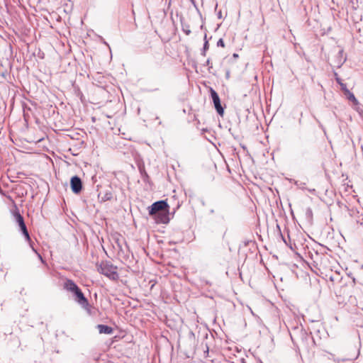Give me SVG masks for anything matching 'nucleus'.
I'll return each mask as SVG.
<instances>
[{
	"label": "nucleus",
	"mask_w": 363,
	"mask_h": 363,
	"mask_svg": "<svg viewBox=\"0 0 363 363\" xmlns=\"http://www.w3.org/2000/svg\"><path fill=\"white\" fill-rule=\"evenodd\" d=\"M340 85L341 89L345 92V94L349 93V90L347 89V86L345 84H344L342 82H340Z\"/></svg>",
	"instance_id": "obj_12"
},
{
	"label": "nucleus",
	"mask_w": 363,
	"mask_h": 363,
	"mask_svg": "<svg viewBox=\"0 0 363 363\" xmlns=\"http://www.w3.org/2000/svg\"><path fill=\"white\" fill-rule=\"evenodd\" d=\"M218 18H222V12H221V11H219L218 12Z\"/></svg>",
	"instance_id": "obj_16"
},
{
	"label": "nucleus",
	"mask_w": 363,
	"mask_h": 363,
	"mask_svg": "<svg viewBox=\"0 0 363 363\" xmlns=\"http://www.w3.org/2000/svg\"><path fill=\"white\" fill-rule=\"evenodd\" d=\"M296 185H297L299 188L301 189H304V185H305V183H303V182H296Z\"/></svg>",
	"instance_id": "obj_14"
},
{
	"label": "nucleus",
	"mask_w": 363,
	"mask_h": 363,
	"mask_svg": "<svg viewBox=\"0 0 363 363\" xmlns=\"http://www.w3.org/2000/svg\"><path fill=\"white\" fill-rule=\"evenodd\" d=\"M169 205L166 201L161 200L153 203L148 207L149 214L154 216L156 223L167 224L169 222Z\"/></svg>",
	"instance_id": "obj_1"
},
{
	"label": "nucleus",
	"mask_w": 363,
	"mask_h": 363,
	"mask_svg": "<svg viewBox=\"0 0 363 363\" xmlns=\"http://www.w3.org/2000/svg\"><path fill=\"white\" fill-rule=\"evenodd\" d=\"M13 217L15 222L18 224L19 227V230L22 233V234L24 235L26 241H28L30 244V246L31 247L32 250L37 253L36 250H35L34 247L33 246V242L31 241V239L29 235V233L28 231L27 227L26 225L24 218L21 215L18 211H16L13 213Z\"/></svg>",
	"instance_id": "obj_4"
},
{
	"label": "nucleus",
	"mask_w": 363,
	"mask_h": 363,
	"mask_svg": "<svg viewBox=\"0 0 363 363\" xmlns=\"http://www.w3.org/2000/svg\"><path fill=\"white\" fill-rule=\"evenodd\" d=\"M97 328L100 334L110 335L112 334L113 332V329L111 327L106 325L99 324L97 325Z\"/></svg>",
	"instance_id": "obj_8"
},
{
	"label": "nucleus",
	"mask_w": 363,
	"mask_h": 363,
	"mask_svg": "<svg viewBox=\"0 0 363 363\" xmlns=\"http://www.w3.org/2000/svg\"><path fill=\"white\" fill-rule=\"evenodd\" d=\"M229 76H230V73H229V72H227V73H226V77H227V78H228V77H229Z\"/></svg>",
	"instance_id": "obj_19"
},
{
	"label": "nucleus",
	"mask_w": 363,
	"mask_h": 363,
	"mask_svg": "<svg viewBox=\"0 0 363 363\" xmlns=\"http://www.w3.org/2000/svg\"><path fill=\"white\" fill-rule=\"evenodd\" d=\"M64 289L72 292L75 296V301L86 308L89 306L87 298L84 296L79 287L71 279H67L64 284Z\"/></svg>",
	"instance_id": "obj_2"
},
{
	"label": "nucleus",
	"mask_w": 363,
	"mask_h": 363,
	"mask_svg": "<svg viewBox=\"0 0 363 363\" xmlns=\"http://www.w3.org/2000/svg\"><path fill=\"white\" fill-rule=\"evenodd\" d=\"M210 213H214V210H213V209H211V210L210 211Z\"/></svg>",
	"instance_id": "obj_22"
},
{
	"label": "nucleus",
	"mask_w": 363,
	"mask_h": 363,
	"mask_svg": "<svg viewBox=\"0 0 363 363\" xmlns=\"http://www.w3.org/2000/svg\"><path fill=\"white\" fill-rule=\"evenodd\" d=\"M233 56L234 58L238 57V55L236 54V53H234Z\"/></svg>",
	"instance_id": "obj_18"
},
{
	"label": "nucleus",
	"mask_w": 363,
	"mask_h": 363,
	"mask_svg": "<svg viewBox=\"0 0 363 363\" xmlns=\"http://www.w3.org/2000/svg\"><path fill=\"white\" fill-rule=\"evenodd\" d=\"M98 272L108 277V279L116 281L118 279L117 272V267L108 261H102L99 264L96 265Z\"/></svg>",
	"instance_id": "obj_3"
},
{
	"label": "nucleus",
	"mask_w": 363,
	"mask_h": 363,
	"mask_svg": "<svg viewBox=\"0 0 363 363\" xmlns=\"http://www.w3.org/2000/svg\"><path fill=\"white\" fill-rule=\"evenodd\" d=\"M208 48H209L208 41L207 40L206 35H205L203 49L207 51L208 50Z\"/></svg>",
	"instance_id": "obj_11"
},
{
	"label": "nucleus",
	"mask_w": 363,
	"mask_h": 363,
	"mask_svg": "<svg viewBox=\"0 0 363 363\" xmlns=\"http://www.w3.org/2000/svg\"><path fill=\"white\" fill-rule=\"evenodd\" d=\"M210 93L217 113L222 116L224 113V109L221 106L220 100L218 93L212 88L210 89Z\"/></svg>",
	"instance_id": "obj_5"
},
{
	"label": "nucleus",
	"mask_w": 363,
	"mask_h": 363,
	"mask_svg": "<svg viewBox=\"0 0 363 363\" xmlns=\"http://www.w3.org/2000/svg\"><path fill=\"white\" fill-rule=\"evenodd\" d=\"M182 27L183 32L186 35H189L191 33V31L190 30V26L188 24H183L182 23Z\"/></svg>",
	"instance_id": "obj_9"
},
{
	"label": "nucleus",
	"mask_w": 363,
	"mask_h": 363,
	"mask_svg": "<svg viewBox=\"0 0 363 363\" xmlns=\"http://www.w3.org/2000/svg\"><path fill=\"white\" fill-rule=\"evenodd\" d=\"M98 198L101 202H105L111 200L113 198V191L111 189L109 188L99 192L98 194Z\"/></svg>",
	"instance_id": "obj_7"
},
{
	"label": "nucleus",
	"mask_w": 363,
	"mask_h": 363,
	"mask_svg": "<svg viewBox=\"0 0 363 363\" xmlns=\"http://www.w3.org/2000/svg\"><path fill=\"white\" fill-rule=\"evenodd\" d=\"M337 83L340 84V82H341L340 79H337Z\"/></svg>",
	"instance_id": "obj_21"
},
{
	"label": "nucleus",
	"mask_w": 363,
	"mask_h": 363,
	"mask_svg": "<svg viewBox=\"0 0 363 363\" xmlns=\"http://www.w3.org/2000/svg\"><path fill=\"white\" fill-rule=\"evenodd\" d=\"M217 46L218 47H222V48H224L225 47V43H224V41L222 38H220L218 40V41L217 42Z\"/></svg>",
	"instance_id": "obj_13"
},
{
	"label": "nucleus",
	"mask_w": 363,
	"mask_h": 363,
	"mask_svg": "<svg viewBox=\"0 0 363 363\" xmlns=\"http://www.w3.org/2000/svg\"><path fill=\"white\" fill-rule=\"evenodd\" d=\"M345 94L347 96V99L350 101L355 102V103L357 102V100L356 99L354 95L352 92H350V91H349V93H346Z\"/></svg>",
	"instance_id": "obj_10"
},
{
	"label": "nucleus",
	"mask_w": 363,
	"mask_h": 363,
	"mask_svg": "<svg viewBox=\"0 0 363 363\" xmlns=\"http://www.w3.org/2000/svg\"><path fill=\"white\" fill-rule=\"evenodd\" d=\"M70 186L73 193L78 194L82 189V182L78 176H74L70 179Z\"/></svg>",
	"instance_id": "obj_6"
},
{
	"label": "nucleus",
	"mask_w": 363,
	"mask_h": 363,
	"mask_svg": "<svg viewBox=\"0 0 363 363\" xmlns=\"http://www.w3.org/2000/svg\"><path fill=\"white\" fill-rule=\"evenodd\" d=\"M206 353H208V347L206 345Z\"/></svg>",
	"instance_id": "obj_20"
},
{
	"label": "nucleus",
	"mask_w": 363,
	"mask_h": 363,
	"mask_svg": "<svg viewBox=\"0 0 363 363\" xmlns=\"http://www.w3.org/2000/svg\"><path fill=\"white\" fill-rule=\"evenodd\" d=\"M205 65L208 67V69H210L213 67L209 59L206 60Z\"/></svg>",
	"instance_id": "obj_15"
},
{
	"label": "nucleus",
	"mask_w": 363,
	"mask_h": 363,
	"mask_svg": "<svg viewBox=\"0 0 363 363\" xmlns=\"http://www.w3.org/2000/svg\"><path fill=\"white\" fill-rule=\"evenodd\" d=\"M201 55H203V56H206V50H205L202 49V50H201Z\"/></svg>",
	"instance_id": "obj_17"
}]
</instances>
